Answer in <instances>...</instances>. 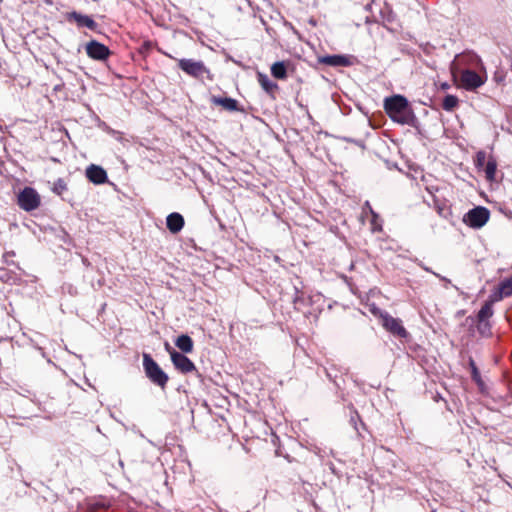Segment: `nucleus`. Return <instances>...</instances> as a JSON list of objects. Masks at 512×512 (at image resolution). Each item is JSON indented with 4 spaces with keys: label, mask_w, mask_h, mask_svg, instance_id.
I'll use <instances>...</instances> for the list:
<instances>
[{
    "label": "nucleus",
    "mask_w": 512,
    "mask_h": 512,
    "mask_svg": "<svg viewBox=\"0 0 512 512\" xmlns=\"http://www.w3.org/2000/svg\"><path fill=\"white\" fill-rule=\"evenodd\" d=\"M458 98L454 95H446L443 99L442 107L446 111H452L458 105Z\"/></svg>",
    "instance_id": "22"
},
{
    "label": "nucleus",
    "mask_w": 512,
    "mask_h": 512,
    "mask_svg": "<svg viewBox=\"0 0 512 512\" xmlns=\"http://www.w3.org/2000/svg\"><path fill=\"white\" fill-rule=\"evenodd\" d=\"M499 296V288L497 289V291H495L494 293L491 294L490 298V302L491 304H493V302H496V298Z\"/></svg>",
    "instance_id": "28"
},
{
    "label": "nucleus",
    "mask_w": 512,
    "mask_h": 512,
    "mask_svg": "<svg viewBox=\"0 0 512 512\" xmlns=\"http://www.w3.org/2000/svg\"><path fill=\"white\" fill-rule=\"evenodd\" d=\"M422 267H423V269H424L425 271L433 273L436 277H438V278H439L441 281H443L446 285H447V284H450V280H449V279H447L446 277H443V276H441V275H439V274H437V273H435V272L431 271V269H430V268H428V267H426V266H422Z\"/></svg>",
    "instance_id": "27"
},
{
    "label": "nucleus",
    "mask_w": 512,
    "mask_h": 512,
    "mask_svg": "<svg viewBox=\"0 0 512 512\" xmlns=\"http://www.w3.org/2000/svg\"><path fill=\"white\" fill-rule=\"evenodd\" d=\"M384 109L388 116L399 124H410L413 120V113L409 108L408 101L402 95L385 98Z\"/></svg>",
    "instance_id": "1"
},
{
    "label": "nucleus",
    "mask_w": 512,
    "mask_h": 512,
    "mask_svg": "<svg viewBox=\"0 0 512 512\" xmlns=\"http://www.w3.org/2000/svg\"><path fill=\"white\" fill-rule=\"evenodd\" d=\"M487 163L486 153L484 151H478L475 157V165L477 168H484Z\"/></svg>",
    "instance_id": "25"
},
{
    "label": "nucleus",
    "mask_w": 512,
    "mask_h": 512,
    "mask_svg": "<svg viewBox=\"0 0 512 512\" xmlns=\"http://www.w3.org/2000/svg\"><path fill=\"white\" fill-rule=\"evenodd\" d=\"M490 218V212L487 208L478 206L469 210L463 217V222L471 228L479 229L483 227Z\"/></svg>",
    "instance_id": "6"
},
{
    "label": "nucleus",
    "mask_w": 512,
    "mask_h": 512,
    "mask_svg": "<svg viewBox=\"0 0 512 512\" xmlns=\"http://www.w3.org/2000/svg\"><path fill=\"white\" fill-rule=\"evenodd\" d=\"M211 102L223 107L227 111H236L238 109V102L233 98L213 96Z\"/></svg>",
    "instance_id": "14"
},
{
    "label": "nucleus",
    "mask_w": 512,
    "mask_h": 512,
    "mask_svg": "<svg viewBox=\"0 0 512 512\" xmlns=\"http://www.w3.org/2000/svg\"><path fill=\"white\" fill-rule=\"evenodd\" d=\"M456 74L460 75L462 87L469 91L481 87L486 81V78L482 77L476 70L464 69Z\"/></svg>",
    "instance_id": "8"
},
{
    "label": "nucleus",
    "mask_w": 512,
    "mask_h": 512,
    "mask_svg": "<svg viewBox=\"0 0 512 512\" xmlns=\"http://www.w3.org/2000/svg\"><path fill=\"white\" fill-rule=\"evenodd\" d=\"M69 19H73L79 26L87 27L91 30L96 28V22L90 16L72 12L69 14Z\"/></svg>",
    "instance_id": "15"
},
{
    "label": "nucleus",
    "mask_w": 512,
    "mask_h": 512,
    "mask_svg": "<svg viewBox=\"0 0 512 512\" xmlns=\"http://www.w3.org/2000/svg\"><path fill=\"white\" fill-rule=\"evenodd\" d=\"M493 314L492 304L491 303H485L480 311L478 312V318L480 321H484L491 317Z\"/></svg>",
    "instance_id": "23"
},
{
    "label": "nucleus",
    "mask_w": 512,
    "mask_h": 512,
    "mask_svg": "<svg viewBox=\"0 0 512 512\" xmlns=\"http://www.w3.org/2000/svg\"><path fill=\"white\" fill-rule=\"evenodd\" d=\"M442 87L446 89V88H448V85L447 84H443Z\"/></svg>",
    "instance_id": "29"
},
{
    "label": "nucleus",
    "mask_w": 512,
    "mask_h": 512,
    "mask_svg": "<svg viewBox=\"0 0 512 512\" xmlns=\"http://www.w3.org/2000/svg\"><path fill=\"white\" fill-rule=\"evenodd\" d=\"M470 366H471V376L472 379L476 382L477 386L479 387V390L481 392L485 391V384L481 378L480 372L478 371L475 363L473 360H470Z\"/></svg>",
    "instance_id": "21"
},
{
    "label": "nucleus",
    "mask_w": 512,
    "mask_h": 512,
    "mask_svg": "<svg viewBox=\"0 0 512 512\" xmlns=\"http://www.w3.org/2000/svg\"><path fill=\"white\" fill-rule=\"evenodd\" d=\"M485 172L486 179L490 182L495 180L496 170H497V162L493 157H489L485 167L483 168Z\"/></svg>",
    "instance_id": "18"
},
{
    "label": "nucleus",
    "mask_w": 512,
    "mask_h": 512,
    "mask_svg": "<svg viewBox=\"0 0 512 512\" xmlns=\"http://www.w3.org/2000/svg\"><path fill=\"white\" fill-rule=\"evenodd\" d=\"M366 209H368V210L370 211V213L372 214V216H373V221H372L373 230H378V229H380V226H378V225L376 224V218H377V215H376V213L372 210V208H371V206H370L369 202H366V203H365L364 210H366Z\"/></svg>",
    "instance_id": "26"
},
{
    "label": "nucleus",
    "mask_w": 512,
    "mask_h": 512,
    "mask_svg": "<svg viewBox=\"0 0 512 512\" xmlns=\"http://www.w3.org/2000/svg\"><path fill=\"white\" fill-rule=\"evenodd\" d=\"M512 295V278L509 277L499 284V296L496 300H502Z\"/></svg>",
    "instance_id": "17"
},
{
    "label": "nucleus",
    "mask_w": 512,
    "mask_h": 512,
    "mask_svg": "<svg viewBox=\"0 0 512 512\" xmlns=\"http://www.w3.org/2000/svg\"><path fill=\"white\" fill-rule=\"evenodd\" d=\"M67 190V184L64 179H57L52 186V191L57 195H62Z\"/></svg>",
    "instance_id": "24"
},
{
    "label": "nucleus",
    "mask_w": 512,
    "mask_h": 512,
    "mask_svg": "<svg viewBox=\"0 0 512 512\" xmlns=\"http://www.w3.org/2000/svg\"><path fill=\"white\" fill-rule=\"evenodd\" d=\"M170 356L174 366L180 372L190 373L196 369L194 363L184 354L173 350L170 352Z\"/></svg>",
    "instance_id": "10"
},
{
    "label": "nucleus",
    "mask_w": 512,
    "mask_h": 512,
    "mask_svg": "<svg viewBox=\"0 0 512 512\" xmlns=\"http://www.w3.org/2000/svg\"><path fill=\"white\" fill-rule=\"evenodd\" d=\"M86 176L94 184H103L107 180L106 171L102 167L94 164L86 169Z\"/></svg>",
    "instance_id": "12"
},
{
    "label": "nucleus",
    "mask_w": 512,
    "mask_h": 512,
    "mask_svg": "<svg viewBox=\"0 0 512 512\" xmlns=\"http://www.w3.org/2000/svg\"><path fill=\"white\" fill-rule=\"evenodd\" d=\"M320 63L333 67H347L352 65L351 57L345 55H327L320 58Z\"/></svg>",
    "instance_id": "11"
},
{
    "label": "nucleus",
    "mask_w": 512,
    "mask_h": 512,
    "mask_svg": "<svg viewBox=\"0 0 512 512\" xmlns=\"http://www.w3.org/2000/svg\"><path fill=\"white\" fill-rule=\"evenodd\" d=\"M86 53L94 60L103 61L109 57L110 50L104 44L96 40H92L86 44Z\"/></svg>",
    "instance_id": "9"
},
{
    "label": "nucleus",
    "mask_w": 512,
    "mask_h": 512,
    "mask_svg": "<svg viewBox=\"0 0 512 512\" xmlns=\"http://www.w3.org/2000/svg\"><path fill=\"white\" fill-rule=\"evenodd\" d=\"M143 367L146 376L156 385L165 387L168 382L167 374L160 368V366L152 359L149 354L143 355Z\"/></svg>",
    "instance_id": "5"
},
{
    "label": "nucleus",
    "mask_w": 512,
    "mask_h": 512,
    "mask_svg": "<svg viewBox=\"0 0 512 512\" xmlns=\"http://www.w3.org/2000/svg\"><path fill=\"white\" fill-rule=\"evenodd\" d=\"M178 66L183 72L191 77L198 79L207 78L212 80L210 70L205 66L204 62L200 60L182 58L178 60Z\"/></svg>",
    "instance_id": "4"
},
{
    "label": "nucleus",
    "mask_w": 512,
    "mask_h": 512,
    "mask_svg": "<svg viewBox=\"0 0 512 512\" xmlns=\"http://www.w3.org/2000/svg\"><path fill=\"white\" fill-rule=\"evenodd\" d=\"M511 278H512V275H511Z\"/></svg>",
    "instance_id": "30"
},
{
    "label": "nucleus",
    "mask_w": 512,
    "mask_h": 512,
    "mask_svg": "<svg viewBox=\"0 0 512 512\" xmlns=\"http://www.w3.org/2000/svg\"><path fill=\"white\" fill-rule=\"evenodd\" d=\"M271 74L277 79H285L287 77L285 63L283 61L275 62L271 66Z\"/></svg>",
    "instance_id": "19"
},
{
    "label": "nucleus",
    "mask_w": 512,
    "mask_h": 512,
    "mask_svg": "<svg viewBox=\"0 0 512 512\" xmlns=\"http://www.w3.org/2000/svg\"><path fill=\"white\" fill-rule=\"evenodd\" d=\"M41 199L38 192L31 187H25L18 194V205L24 211L30 212L37 209L40 206Z\"/></svg>",
    "instance_id": "7"
},
{
    "label": "nucleus",
    "mask_w": 512,
    "mask_h": 512,
    "mask_svg": "<svg viewBox=\"0 0 512 512\" xmlns=\"http://www.w3.org/2000/svg\"><path fill=\"white\" fill-rule=\"evenodd\" d=\"M175 345L184 353H190L193 350V341L188 335L179 336Z\"/></svg>",
    "instance_id": "16"
},
{
    "label": "nucleus",
    "mask_w": 512,
    "mask_h": 512,
    "mask_svg": "<svg viewBox=\"0 0 512 512\" xmlns=\"http://www.w3.org/2000/svg\"><path fill=\"white\" fill-rule=\"evenodd\" d=\"M167 228L171 233H178L184 226V218L179 213H171L166 219Z\"/></svg>",
    "instance_id": "13"
},
{
    "label": "nucleus",
    "mask_w": 512,
    "mask_h": 512,
    "mask_svg": "<svg viewBox=\"0 0 512 512\" xmlns=\"http://www.w3.org/2000/svg\"><path fill=\"white\" fill-rule=\"evenodd\" d=\"M258 81L261 85V87L266 91V92H272L274 89L277 88V84L274 83L273 81H271L269 79V77L266 75V74H263V73H258Z\"/></svg>",
    "instance_id": "20"
},
{
    "label": "nucleus",
    "mask_w": 512,
    "mask_h": 512,
    "mask_svg": "<svg viewBox=\"0 0 512 512\" xmlns=\"http://www.w3.org/2000/svg\"><path fill=\"white\" fill-rule=\"evenodd\" d=\"M464 69L484 70V66L478 55L473 52H466L457 55L451 64V70L454 75L457 72H462Z\"/></svg>",
    "instance_id": "2"
},
{
    "label": "nucleus",
    "mask_w": 512,
    "mask_h": 512,
    "mask_svg": "<svg viewBox=\"0 0 512 512\" xmlns=\"http://www.w3.org/2000/svg\"><path fill=\"white\" fill-rule=\"evenodd\" d=\"M371 312L379 317L382 321V326L391 334L399 338H407L408 332L399 318L391 316L389 313L373 308Z\"/></svg>",
    "instance_id": "3"
}]
</instances>
